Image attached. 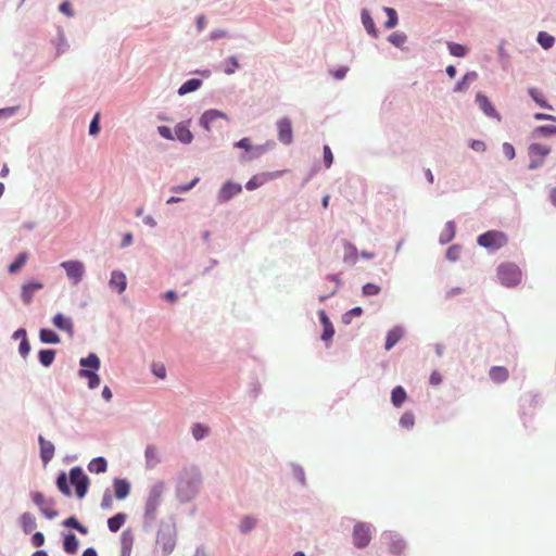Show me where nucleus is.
I'll list each match as a JSON object with an SVG mask.
<instances>
[{
	"instance_id": "obj_22",
	"label": "nucleus",
	"mask_w": 556,
	"mask_h": 556,
	"mask_svg": "<svg viewBox=\"0 0 556 556\" xmlns=\"http://www.w3.org/2000/svg\"><path fill=\"white\" fill-rule=\"evenodd\" d=\"M53 325L60 330L66 331L68 333H73V323L70 318L63 316L62 314H56L52 320Z\"/></svg>"
},
{
	"instance_id": "obj_25",
	"label": "nucleus",
	"mask_w": 556,
	"mask_h": 556,
	"mask_svg": "<svg viewBox=\"0 0 556 556\" xmlns=\"http://www.w3.org/2000/svg\"><path fill=\"white\" fill-rule=\"evenodd\" d=\"M403 331L401 328L395 327L391 329L386 339V350H391L402 338Z\"/></svg>"
},
{
	"instance_id": "obj_32",
	"label": "nucleus",
	"mask_w": 556,
	"mask_h": 556,
	"mask_svg": "<svg viewBox=\"0 0 556 556\" xmlns=\"http://www.w3.org/2000/svg\"><path fill=\"white\" fill-rule=\"evenodd\" d=\"M529 94L534 100L536 104H539L541 108L552 110L553 106L547 103V101L544 99V96L541 91H539L536 88H529Z\"/></svg>"
},
{
	"instance_id": "obj_64",
	"label": "nucleus",
	"mask_w": 556,
	"mask_h": 556,
	"mask_svg": "<svg viewBox=\"0 0 556 556\" xmlns=\"http://www.w3.org/2000/svg\"><path fill=\"white\" fill-rule=\"evenodd\" d=\"M100 384V377L94 372L89 379H88V387L90 389H96Z\"/></svg>"
},
{
	"instance_id": "obj_60",
	"label": "nucleus",
	"mask_w": 556,
	"mask_h": 556,
	"mask_svg": "<svg viewBox=\"0 0 556 556\" xmlns=\"http://www.w3.org/2000/svg\"><path fill=\"white\" fill-rule=\"evenodd\" d=\"M470 148L477 152H483V151H485L486 146L483 141L472 140L470 142Z\"/></svg>"
},
{
	"instance_id": "obj_54",
	"label": "nucleus",
	"mask_w": 556,
	"mask_h": 556,
	"mask_svg": "<svg viewBox=\"0 0 556 556\" xmlns=\"http://www.w3.org/2000/svg\"><path fill=\"white\" fill-rule=\"evenodd\" d=\"M99 113H97L90 123L89 134L96 136L99 132Z\"/></svg>"
},
{
	"instance_id": "obj_42",
	"label": "nucleus",
	"mask_w": 556,
	"mask_h": 556,
	"mask_svg": "<svg viewBox=\"0 0 556 556\" xmlns=\"http://www.w3.org/2000/svg\"><path fill=\"white\" fill-rule=\"evenodd\" d=\"M533 135L534 136L541 135V136H545V137L556 135V126L555 125L539 126L533 130Z\"/></svg>"
},
{
	"instance_id": "obj_12",
	"label": "nucleus",
	"mask_w": 556,
	"mask_h": 556,
	"mask_svg": "<svg viewBox=\"0 0 556 556\" xmlns=\"http://www.w3.org/2000/svg\"><path fill=\"white\" fill-rule=\"evenodd\" d=\"M218 118H227L226 114L218 110H207L205 111L201 118L200 125L206 130L211 131V125Z\"/></svg>"
},
{
	"instance_id": "obj_14",
	"label": "nucleus",
	"mask_w": 556,
	"mask_h": 556,
	"mask_svg": "<svg viewBox=\"0 0 556 556\" xmlns=\"http://www.w3.org/2000/svg\"><path fill=\"white\" fill-rule=\"evenodd\" d=\"M42 288H43V285L38 281H31V282L24 283L22 286V294H21L23 302L26 305L30 304L34 293L41 290Z\"/></svg>"
},
{
	"instance_id": "obj_5",
	"label": "nucleus",
	"mask_w": 556,
	"mask_h": 556,
	"mask_svg": "<svg viewBox=\"0 0 556 556\" xmlns=\"http://www.w3.org/2000/svg\"><path fill=\"white\" fill-rule=\"evenodd\" d=\"M70 480L71 483L75 485L77 496L83 498L86 495L89 485V479L84 473L83 469L80 467H73L70 471Z\"/></svg>"
},
{
	"instance_id": "obj_2",
	"label": "nucleus",
	"mask_w": 556,
	"mask_h": 556,
	"mask_svg": "<svg viewBox=\"0 0 556 556\" xmlns=\"http://www.w3.org/2000/svg\"><path fill=\"white\" fill-rule=\"evenodd\" d=\"M497 276L503 286L510 288L520 283L522 273L516 264L504 263L498 266Z\"/></svg>"
},
{
	"instance_id": "obj_3",
	"label": "nucleus",
	"mask_w": 556,
	"mask_h": 556,
	"mask_svg": "<svg viewBox=\"0 0 556 556\" xmlns=\"http://www.w3.org/2000/svg\"><path fill=\"white\" fill-rule=\"evenodd\" d=\"M507 236L497 230H490L478 237V243L485 249H501L507 243Z\"/></svg>"
},
{
	"instance_id": "obj_13",
	"label": "nucleus",
	"mask_w": 556,
	"mask_h": 556,
	"mask_svg": "<svg viewBox=\"0 0 556 556\" xmlns=\"http://www.w3.org/2000/svg\"><path fill=\"white\" fill-rule=\"evenodd\" d=\"M476 101L485 115L496 118L498 122L501 121V115L496 112L486 96L478 92L476 96Z\"/></svg>"
},
{
	"instance_id": "obj_19",
	"label": "nucleus",
	"mask_w": 556,
	"mask_h": 556,
	"mask_svg": "<svg viewBox=\"0 0 556 556\" xmlns=\"http://www.w3.org/2000/svg\"><path fill=\"white\" fill-rule=\"evenodd\" d=\"M20 523L25 533H30L37 527L36 518L30 513L22 514L20 517Z\"/></svg>"
},
{
	"instance_id": "obj_33",
	"label": "nucleus",
	"mask_w": 556,
	"mask_h": 556,
	"mask_svg": "<svg viewBox=\"0 0 556 556\" xmlns=\"http://www.w3.org/2000/svg\"><path fill=\"white\" fill-rule=\"evenodd\" d=\"M106 460L103 457L94 458L88 465L89 471L94 473L104 472L106 470Z\"/></svg>"
},
{
	"instance_id": "obj_50",
	"label": "nucleus",
	"mask_w": 556,
	"mask_h": 556,
	"mask_svg": "<svg viewBox=\"0 0 556 556\" xmlns=\"http://www.w3.org/2000/svg\"><path fill=\"white\" fill-rule=\"evenodd\" d=\"M324 162L327 168H329L333 163V154L329 146L324 147Z\"/></svg>"
},
{
	"instance_id": "obj_29",
	"label": "nucleus",
	"mask_w": 556,
	"mask_h": 556,
	"mask_svg": "<svg viewBox=\"0 0 556 556\" xmlns=\"http://www.w3.org/2000/svg\"><path fill=\"white\" fill-rule=\"evenodd\" d=\"M455 228L456 227H455L454 222H447L445 224V227L440 235V242L442 244L450 242L455 237V232H456Z\"/></svg>"
},
{
	"instance_id": "obj_30",
	"label": "nucleus",
	"mask_w": 556,
	"mask_h": 556,
	"mask_svg": "<svg viewBox=\"0 0 556 556\" xmlns=\"http://www.w3.org/2000/svg\"><path fill=\"white\" fill-rule=\"evenodd\" d=\"M79 364L85 369L91 368L92 370H98L100 368V359L93 353L89 354L87 357L81 358Z\"/></svg>"
},
{
	"instance_id": "obj_48",
	"label": "nucleus",
	"mask_w": 556,
	"mask_h": 556,
	"mask_svg": "<svg viewBox=\"0 0 556 556\" xmlns=\"http://www.w3.org/2000/svg\"><path fill=\"white\" fill-rule=\"evenodd\" d=\"M255 526V519L252 517H245L242 519L240 528L242 532H249L252 530Z\"/></svg>"
},
{
	"instance_id": "obj_51",
	"label": "nucleus",
	"mask_w": 556,
	"mask_h": 556,
	"mask_svg": "<svg viewBox=\"0 0 556 556\" xmlns=\"http://www.w3.org/2000/svg\"><path fill=\"white\" fill-rule=\"evenodd\" d=\"M18 352L24 358L29 354L30 344H29L27 338L22 339L20 346H18Z\"/></svg>"
},
{
	"instance_id": "obj_26",
	"label": "nucleus",
	"mask_w": 556,
	"mask_h": 556,
	"mask_svg": "<svg viewBox=\"0 0 556 556\" xmlns=\"http://www.w3.org/2000/svg\"><path fill=\"white\" fill-rule=\"evenodd\" d=\"M407 395L403 387L397 386L392 390L391 402L395 407H401Z\"/></svg>"
},
{
	"instance_id": "obj_62",
	"label": "nucleus",
	"mask_w": 556,
	"mask_h": 556,
	"mask_svg": "<svg viewBox=\"0 0 556 556\" xmlns=\"http://www.w3.org/2000/svg\"><path fill=\"white\" fill-rule=\"evenodd\" d=\"M60 12L67 16H73V10L70 2L65 1L59 7Z\"/></svg>"
},
{
	"instance_id": "obj_41",
	"label": "nucleus",
	"mask_w": 556,
	"mask_h": 556,
	"mask_svg": "<svg viewBox=\"0 0 556 556\" xmlns=\"http://www.w3.org/2000/svg\"><path fill=\"white\" fill-rule=\"evenodd\" d=\"M56 485L61 493H63L66 496L71 495V490L67 484V478L65 472H61L56 479Z\"/></svg>"
},
{
	"instance_id": "obj_23",
	"label": "nucleus",
	"mask_w": 556,
	"mask_h": 556,
	"mask_svg": "<svg viewBox=\"0 0 556 556\" xmlns=\"http://www.w3.org/2000/svg\"><path fill=\"white\" fill-rule=\"evenodd\" d=\"M478 78V74L476 72L467 73L454 87L455 92H463L467 90L472 81Z\"/></svg>"
},
{
	"instance_id": "obj_61",
	"label": "nucleus",
	"mask_w": 556,
	"mask_h": 556,
	"mask_svg": "<svg viewBox=\"0 0 556 556\" xmlns=\"http://www.w3.org/2000/svg\"><path fill=\"white\" fill-rule=\"evenodd\" d=\"M235 146L245 151H250L252 149L251 141L249 138H242L241 140L236 142Z\"/></svg>"
},
{
	"instance_id": "obj_53",
	"label": "nucleus",
	"mask_w": 556,
	"mask_h": 556,
	"mask_svg": "<svg viewBox=\"0 0 556 556\" xmlns=\"http://www.w3.org/2000/svg\"><path fill=\"white\" fill-rule=\"evenodd\" d=\"M459 252H460V250L457 245H452L446 251V257L450 261H456L459 256Z\"/></svg>"
},
{
	"instance_id": "obj_44",
	"label": "nucleus",
	"mask_w": 556,
	"mask_h": 556,
	"mask_svg": "<svg viewBox=\"0 0 556 556\" xmlns=\"http://www.w3.org/2000/svg\"><path fill=\"white\" fill-rule=\"evenodd\" d=\"M407 40V37L404 33L395 31L389 36V41L395 47H402Z\"/></svg>"
},
{
	"instance_id": "obj_9",
	"label": "nucleus",
	"mask_w": 556,
	"mask_h": 556,
	"mask_svg": "<svg viewBox=\"0 0 556 556\" xmlns=\"http://www.w3.org/2000/svg\"><path fill=\"white\" fill-rule=\"evenodd\" d=\"M278 139L281 143L289 146L293 141V130L290 118L282 117L277 122Z\"/></svg>"
},
{
	"instance_id": "obj_18",
	"label": "nucleus",
	"mask_w": 556,
	"mask_h": 556,
	"mask_svg": "<svg viewBox=\"0 0 556 556\" xmlns=\"http://www.w3.org/2000/svg\"><path fill=\"white\" fill-rule=\"evenodd\" d=\"M130 491L129 483L124 479H115L114 481V492L115 496L118 500H124L128 496Z\"/></svg>"
},
{
	"instance_id": "obj_20",
	"label": "nucleus",
	"mask_w": 556,
	"mask_h": 556,
	"mask_svg": "<svg viewBox=\"0 0 556 556\" xmlns=\"http://www.w3.org/2000/svg\"><path fill=\"white\" fill-rule=\"evenodd\" d=\"M362 23L369 35H371L374 38L378 37V29L376 28L375 22L366 9L362 11Z\"/></svg>"
},
{
	"instance_id": "obj_8",
	"label": "nucleus",
	"mask_w": 556,
	"mask_h": 556,
	"mask_svg": "<svg viewBox=\"0 0 556 556\" xmlns=\"http://www.w3.org/2000/svg\"><path fill=\"white\" fill-rule=\"evenodd\" d=\"M282 174V170L256 174L245 184V188L250 191L255 190L265 185L266 182H268L269 180L280 177Z\"/></svg>"
},
{
	"instance_id": "obj_47",
	"label": "nucleus",
	"mask_w": 556,
	"mask_h": 556,
	"mask_svg": "<svg viewBox=\"0 0 556 556\" xmlns=\"http://www.w3.org/2000/svg\"><path fill=\"white\" fill-rule=\"evenodd\" d=\"M33 502L40 508V510L47 506L46 498L42 493L34 492L31 494Z\"/></svg>"
},
{
	"instance_id": "obj_45",
	"label": "nucleus",
	"mask_w": 556,
	"mask_h": 556,
	"mask_svg": "<svg viewBox=\"0 0 556 556\" xmlns=\"http://www.w3.org/2000/svg\"><path fill=\"white\" fill-rule=\"evenodd\" d=\"M356 248L351 243H345L344 261L354 264L356 262Z\"/></svg>"
},
{
	"instance_id": "obj_39",
	"label": "nucleus",
	"mask_w": 556,
	"mask_h": 556,
	"mask_svg": "<svg viewBox=\"0 0 556 556\" xmlns=\"http://www.w3.org/2000/svg\"><path fill=\"white\" fill-rule=\"evenodd\" d=\"M384 12L388 16V20L384 23V27L388 29L394 28L397 24V13L392 8H384Z\"/></svg>"
},
{
	"instance_id": "obj_55",
	"label": "nucleus",
	"mask_w": 556,
	"mask_h": 556,
	"mask_svg": "<svg viewBox=\"0 0 556 556\" xmlns=\"http://www.w3.org/2000/svg\"><path fill=\"white\" fill-rule=\"evenodd\" d=\"M198 181H199V178H194L191 182H189L187 185L177 186V187L173 188V191H175V192H187L190 189H192L197 185Z\"/></svg>"
},
{
	"instance_id": "obj_49",
	"label": "nucleus",
	"mask_w": 556,
	"mask_h": 556,
	"mask_svg": "<svg viewBox=\"0 0 556 556\" xmlns=\"http://www.w3.org/2000/svg\"><path fill=\"white\" fill-rule=\"evenodd\" d=\"M380 292V287L375 283H366L363 287V293L365 295H376Z\"/></svg>"
},
{
	"instance_id": "obj_63",
	"label": "nucleus",
	"mask_w": 556,
	"mask_h": 556,
	"mask_svg": "<svg viewBox=\"0 0 556 556\" xmlns=\"http://www.w3.org/2000/svg\"><path fill=\"white\" fill-rule=\"evenodd\" d=\"M429 381L432 386H439L442 382L441 374L437 370L432 371Z\"/></svg>"
},
{
	"instance_id": "obj_11",
	"label": "nucleus",
	"mask_w": 556,
	"mask_h": 556,
	"mask_svg": "<svg viewBox=\"0 0 556 556\" xmlns=\"http://www.w3.org/2000/svg\"><path fill=\"white\" fill-rule=\"evenodd\" d=\"M190 121L178 123L175 127V139L185 144H189L193 140V135L189 129Z\"/></svg>"
},
{
	"instance_id": "obj_27",
	"label": "nucleus",
	"mask_w": 556,
	"mask_h": 556,
	"mask_svg": "<svg viewBox=\"0 0 556 556\" xmlns=\"http://www.w3.org/2000/svg\"><path fill=\"white\" fill-rule=\"evenodd\" d=\"M201 85H202V81L200 79L191 78V79L185 81L180 86V88L178 89V93L180 96H184V94H187L189 92L195 91L197 89L200 88Z\"/></svg>"
},
{
	"instance_id": "obj_57",
	"label": "nucleus",
	"mask_w": 556,
	"mask_h": 556,
	"mask_svg": "<svg viewBox=\"0 0 556 556\" xmlns=\"http://www.w3.org/2000/svg\"><path fill=\"white\" fill-rule=\"evenodd\" d=\"M152 370L157 378L164 379L166 376V369L164 365H153Z\"/></svg>"
},
{
	"instance_id": "obj_1",
	"label": "nucleus",
	"mask_w": 556,
	"mask_h": 556,
	"mask_svg": "<svg viewBox=\"0 0 556 556\" xmlns=\"http://www.w3.org/2000/svg\"><path fill=\"white\" fill-rule=\"evenodd\" d=\"M164 492V484L162 482L155 483L149 491L146 505H144V519L152 521L156 517V511L161 506L162 496Z\"/></svg>"
},
{
	"instance_id": "obj_43",
	"label": "nucleus",
	"mask_w": 556,
	"mask_h": 556,
	"mask_svg": "<svg viewBox=\"0 0 556 556\" xmlns=\"http://www.w3.org/2000/svg\"><path fill=\"white\" fill-rule=\"evenodd\" d=\"M400 425L405 429H412L415 425V416L412 412H405L400 418Z\"/></svg>"
},
{
	"instance_id": "obj_21",
	"label": "nucleus",
	"mask_w": 556,
	"mask_h": 556,
	"mask_svg": "<svg viewBox=\"0 0 556 556\" xmlns=\"http://www.w3.org/2000/svg\"><path fill=\"white\" fill-rule=\"evenodd\" d=\"M490 378L496 382V383H502L504 381H506L508 379V370L507 368L503 367V366H494L490 369Z\"/></svg>"
},
{
	"instance_id": "obj_28",
	"label": "nucleus",
	"mask_w": 556,
	"mask_h": 556,
	"mask_svg": "<svg viewBox=\"0 0 556 556\" xmlns=\"http://www.w3.org/2000/svg\"><path fill=\"white\" fill-rule=\"evenodd\" d=\"M79 542L75 534L70 533L65 535L64 542H63V548L68 554H74L78 549Z\"/></svg>"
},
{
	"instance_id": "obj_59",
	"label": "nucleus",
	"mask_w": 556,
	"mask_h": 556,
	"mask_svg": "<svg viewBox=\"0 0 556 556\" xmlns=\"http://www.w3.org/2000/svg\"><path fill=\"white\" fill-rule=\"evenodd\" d=\"M112 505H113V498H112L111 494L105 493L103 495V498H102V502H101V507L103 509H111Z\"/></svg>"
},
{
	"instance_id": "obj_36",
	"label": "nucleus",
	"mask_w": 556,
	"mask_h": 556,
	"mask_svg": "<svg viewBox=\"0 0 556 556\" xmlns=\"http://www.w3.org/2000/svg\"><path fill=\"white\" fill-rule=\"evenodd\" d=\"M210 433V428L206 425L197 422L192 426V435L195 440H201Z\"/></svg>"
},
{
	"instance_id": "obj_24",
	"label": "nucleus",
	"mask_w": 556,
	"mask_h": 556,
	"mask_svg": "<svg viewBox=\"0 0 556 556\" xmlns=\"http://www.w3.org/2000/svg\"><path fill=\"white\" fill-rule=\"evenodd\" d=\"M127 515L118 513L115 516L108 519V527L110 531L117 532L126 522Z\"/></svg>"
},
{
	"instance_id": "obj_37",
	"label": "nucleus",
	"mask_w": 556,
	"mask_h": 556,
	"mask_svg": "<svg viewBox=\"0 0 556 556\" xmlns=\"http://www.w3.org/2000/svg\"><path fill=\"white\" fill-rule=\"evenodd\" d=\"M55 358L54 350H41L39 352V361L45 367H49Z\"/></svg>"
},
{
	"instance_id": "obj_16",
	"label": "nucleus",
	"mask_w": 556,
	"mask_h": 556,
	"mask_svg": "<svg viewBox=\"0 0 556 556\" xmlns=\"http://www.w3.org/2000/svg\"><path fill=\"white\" fill-rule=\"evenodd\" d=\"M109 283L110 287L112 289H116L118 293L124 292L127 287V279L125 274L118 270L112 271Z\"/></svg>"
},
{
	"instance_id": "obj_7",
	"label": "nucleus",
	"mask_w": 556,
	"mask_h": 556,
	"mask_svg": "<svg viewBox=\"0 0 556 556\" xmlns=\"http://www.w3.org/2000/svg\"><path fill=\"white\" fill-rule=\"evenodd\" d=\"M61 267H63L66 271L67 277L73 281V285H77L81 281L85 266L79 261H65L61 263Z\"/></svg>"
},
{
	"instance_id": "obj_35",
	"label": "nucleus",
	"mask_w": 556,
	"mask_h": 556,
	"mask_svg": "<svg viewBox=\"0 0 556 556\" xmlns=\"http://www.w3.org/2000/svg\"><path fill=\"white\" fill-rule=\"evenodd\" d=\"M538 42L543 49L547 50L554 46L555 38L546 31H540L538 35Z\"/></svg>"
},
{
	"instance_id": "obj_40",
	"label": "nucleus",
	"mask_w": 556,
	"mask_h": 556,
	"mask_svg": "<svg viewBox=\"0 0 556 556\" xmlns=\"http://www.w3.org/2000/svg\"><path fill=\"white\" fill-rule=\"evenodd\" d=\"M63 525L65 527L76 529L81 534H87L88 533V529L85 526H83L81 523H79V521L77 520L76 517H70V518L65 519L63 521Z\"/></svg>"
},
{
	"instance_id": "obj_15",
	"label": "nucleus",
	"mask_w": 556,
	"mask_h": 556,
	"mask_svg": "<svg viewBox=\"0 0 556 556\" xmlns=\"http://www.w3.org/2000/svg\"><path fill=\"white\" fill-rule=\"evenodd\" d=\"M39 444H40V456L43 464H48L54 456V445L47 441L42 435H39Z\"/></svg>"
},
{
	"instance_id": "obj_4",
	"label": "nucleus",
	"mask_w": 556,
	"mask_h": 556,
	"mask_svg": "<svg viewBox=\"0 0 556 556\" xmlns=\"http://www.w3.org/2000/svg\"><path fill=\"white\" fill-rule=\"evenodd\" d=\"M353 544L357 548H364L371 541V526L365 522H357L353 528Z\"/></svg>"
},
{
	"instance_id": "obj_17",
	"label": "nucleus",
	"mask_w": 556,
	"mask_h": 556,
	"mask_svg": "<svg viewBox=\"0 0 556 556\" xmlns=\"http://www.w3.org/2000/svg\"><path fill=\"white\" fill-rule=\"evenodd\" d=\"M319 319H320L321 325L324 326V332L321 334V339L324 341H329L334 334L333 326L324 311H320Z\"/></svg>"
},
{
	"instance_id": "obj_10",
	"label": "nucleus",
	"mask_w": 556,
	"mask_h": 556,
	"mask_svg": "<svg viewBox=\"0 0 556 556\" xmlns=\"http://www.w3.org/2000/svg\"><path fill=\"white\" fill-rule=\"evenodd\" d=\"M242 191V187L239 184H235L231 181H227L223 185L218 192V199L220 202H227L236 194H239Z\"/></svg>"
},
{
	"instance_id": "obj_56",
	"label": "nucleus",
	"mask_w": 556,
	"mask_h": 556,
	"mask_svg": "<svg viewBox=\"0 0 556 556\" xmlns=\"http://www.w3.org/2000/svg\"><path fill=\"white\" fill-rule=\"evenodd\" d=\"M31 544L35 547H40L45 544V535L41 532H36L31 536Z\"/></svg>"
},
{
	"instance_id": "obj_34",
	"label": "nucleus",
	"mask_w": 556,
	"mask_h": 556,
	"mask_svg": "<svg viewBox=\"0 0 556 556\" xmlns=\"http://www.w3.org/2000/svg\"><path fill=\"white\" fill-rule=\"evenodd\" d=\"M39 337L43 343L58 344L60 342L59 336L50 329H41Z\"/></svg>"
},
{
	"instance_id": "obj_38",
	"label": "nucleus",
	"mask_w": 556,
	"mask_h": 556,
	"mask_svg": "<svg viewBox=\"0 0 556 556\" xmlns=\"http://www.w3.org/2000/svg\"><path fill=\"white\" fill-rule=\"evenodd\" d=\"M27 258H28V255L26 252L18 254L15 262H13L9 266V273L14 274V273L18 271L25 265Z\"/></svg>"
},
{
	"instance_id": "obj_52",
	"label": "nucleus",
	"mask_w": 556,
	"mask_h": 556,
	"mask_svg": "<svg viewBox=\"0 0 556 556\" xmlns=\"http://www.w3.org/2000/svg\"><path fill=\"white\" fill-rule=\"evenodd\" d=\"M157 131L160 134L161 137L167 139V140H174L175 137L172 132V129L167 126H159L157 127Z\"/></svg>"
},
{
	"instance_id": "obj_6",
	"label": "nucleus",
	"mask_w": 556,
	"mask_h": 556,
	"mask_svg": "<svg viewBox=\"0 0 556 556\" xmlns=\"http://www.w3.org/2000/svg\"><path fill=\"white\" fill-rule=\"evenodd\" d=\"M551 152V148L541 143H532L529 147V155L531 157V162L529 164V168L534 169L543 164V160Z\"/></svg>"
},
{
	"instance_id": "obj_46",
	"label": "nucleus",
	"mask_w": 556,
	"mask_h": 556,
	"mask_svg": "<svg viewBox=\"0 0 556 556\" xmlns=\"http://www.w3.org/2000/svg\"><path fill=\"white\" fill-rule=\"evenodd\" d=\"M239 67V62L236 56H230L226 60L225 73L231 75Z\"/></svg>"
},
{
	"instance_id": "obj_58",
	"label": "nucleus",
	"mask_w": 556,
	"mask_h": 556,
	"mask_svg": "<svg viewBox=\"0 0 556 556\" xmlns=\"http://www.w3.org/2000/svg\"><path fill=\"white\" fill-rule=\"evenodd\" d=\"M503 152L505 154V156H507L509 160L514 159L515 157V149L514 147L508 143V142H505L503 144Z\"/></svg>"
},
{
	"instance_id": "obj_31",
	"label": "nucleus",
	"mask_w": 556,
	"mask_h": 556,
	"mask_svg": "<svg viewBox=\"0 0 556 556\" xmlns=\"http://www.w3.org/2000/svg\"><path fill=\"white\" fill-rule=\"evenodd\" d=\"M447 49L453 56L464 58L468 53L467 47L453 41L446 42Z\"/></svg>"
}]
</instances>
